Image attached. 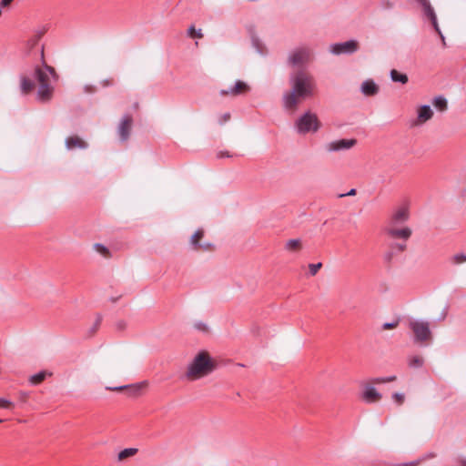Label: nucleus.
<instances>
[{
  "label": "nucleus",
  "mask_w": 466,
  "mask_h": 466,
  "mask_svg": "<svg viewBox=\"0 0 466 466\" xmlns=\"http://www.w3.org/2000/svg\"><path fill=\"white\" fill-rule=\"evenodd\" d=\"M250 90V86L244 81L238 80L236 82L235 86L230 87L228 90L222 89L220 91L221 96H237L240 95H245L248 93Z\"/></svg>",
  "instance_id": "15"
},
{
  "label": "nucleus",
  "mask_w": 466,
  "mask_h": 466,
  "mask_svg": "<svg viewBox=\"0 0 466 466\" xmlns=\"http://www.w3.org/2000/svg\"><path fill=\"white\" fill-rule=\"evenodd\" d=\"M451 262L454 265H460L466 262V254L458 253L452 256Z\"/></svg>",
  "instance_id": "29"
},
{
  "label": "nucleus",
  "mask_w": 466,
  "mask_h": 466,
  "mask_svg": "<svg viewBox=\"0 0 466 466\" xmlns=\"http://www.w3.org/2000/svg\"><path fill=\"white\" fill-rule=\"evenodd\" d=\"M385 232L393 239H402L407 241L412 234V229L410 227H386Z\"/></svg>",
  "instance_id": "13"
},
{
  "label": "nucleus",
  "mask_w": 466,
  "mask_h": 466,
  "mask_svg": "<svg viewBox=\"0 0 466 466\" xmlns=\"http://www.w3.org/2000/svg\"><path fill=\"white\" fill-rule=\"evenodd\" d=\"M47 375L50 376L51 373H47L46 371H41L34 376H31L30 381L35 385L40 384Z\"/></svg>",
  "instance_id": "28"
},
{
  "label": "nucleus",
  "mask_w": 466,
  "mask_h": 466,
  "mask_svg": "<svg viewBox=\"0 0 466 466\" xmlns=\"http://www.w3.org/2000/svg\"><path fill=\"white\" fill-rule=\"evenodd\" d=\"M285 248L291 252L299 251L302 248V242L299 239H289L285 244Z\"/></svg>",
  "instance_id": "22"
},
{
  "label": "nucleus",
  "mask_w": 466,
  "mask_h": 466,
  "mask_svg": "<svg viewBox=\"0 0 466 466\" xmlns=\"http://www.w3.org/2000/svg\"><path fill=\"white\" fill-rule=\"evenodd\" d=\"M378 384L376 378L362 380L360 383L359 398L369 405L379 403L382 399V394L375 387Z\"/></svg>",
  "instance_id": "4"
},
{
  "label": "nucleus",
  "mask_w": 466,
  "mask_h": 466,
  "mask_svg": "<svg viewBox=\"0 0 466 466\" xmlns=\"http://www.w3.org/2000/svg\"><path fill=\"white\" fill-rule=\"evenodd\" d=\"M137 451L138 450L137 448H126L118 453L117 459L118 461H124L128 457L134 456Z\"/></svg>",
  "instance_id": "26"
},
{
  "label": "nucleus",
  "mask_w": 466,
  "mask_h": 466,
  "mask_svg": "<svg viewBox=\"0 0 466 466\" xmlns=\"http://www.w3.org/2000/svg\"><path fill=\"white\" fill-rule=\"evenodd\" d=\"M4 421V420L0 419V422Z\"/></svg>",
  "instance_id": "49"
},
{
  "label": "nucleus",
  "mask_w": 466,
  "mask_h": 466,
  "mask_svg": "<svg viewBox=\"0 0 466 466\" xmlns=\"http://www.w3.org/2000/svg\"><path fill=\"white\" fill-rule=\"evenodd\" d=\"M84 90L87 94H93L97 91V87L92 85H86Z\"/></svg>",
  "instance_id": "37"
},
{
  "label": "nucleus",
  "mask_w": 466,
  "mask_h": 466,
  "mask_svg": "<svg viewBox=\"0 0 466 466\" xmlns=\"http://www.w3.org/2000/svg\"><path fill=\"white\" fill-rule=\"evenodd\" d=\"M416 464H417V461H411V462L403 463L402 465L403 466H412V465H416Z\"/></svg>",
  "instance_id": "48"
},
{
  "label": "nucleus",
  "mask_w": 466,
  "mask_h": 466,
  "mask_svg": "<svg viewBox=\"0 0 466 466\" xmlns=\"http://www.w3.org/2000/svg\"><path fill=\"white\" fill-rule=\"evenodd\" d=\"M215 368V363L207 351H200L193 359L186 372L189 380H196L209 374Z\"/></svg>",
  "instance_id": "3"
},
{
  "label": "nucleus",
  "mask_w": 466,
  "mask_h": 466,
  "mask_svg": "<svg viewBox=\"0 0 466 466\" xmlns=\"http://www.w3.org/2000/svg\"><path fill=\"white\" fill-rule=\"evenodd\" d=\"M188 35L192 38H202L203 37V34L201 32V30H196L194 26H190L189 29H188Z\"/></svg>",
  "instance_id": "31"
},
{
  "label": "nucleus",
  "mask_w": 466,
  "mask_h": 466,
  "mask_svg": "<svg viewBox=\"0 0 466 466\" xmlns=\"http://www.w3.org/2000/svg\"><path fill=\"white\" fill-rule=\"evenodd\" d=\"M205 230L198 228L189 238L191 249L197 252L213 251L215 247L212 243L204 240Z\"/></svg>",
  "instance_id": "8"
},
{
  "label": "nucleus",
  "mask_w": 466,
  "mask_h": 466,
  "mask_svg": "<svg viewBox=\"0 0 466 466\" xmlns=\"http://www.w3.org/2000/svg\"><path fill=\"white\" fill-rule=\"evenodd\" d=\"M313 51L309 46H299L293 49L289 56L288 63L291 66L303 67L313 60Z\"/></svg>",
  "instance_id": "5"
},
{
  "label": "nucleus",
  "mask_w": 466,
  "mask_h": 466,
  "mask_svg": "<svg viewBox=\"0 0 466 466\" xmlns=\"http://www.w3.org/2000/svg\"><path fill=\"white\" fill-rule=\"evenodd\" d=\"M114 78L113 77H107L106 79H103L101 82H100V86L104 88L106 87H108V86H111L114 85Z\"/></svg>",
  "instance_id": "35"
},
{
  "label": "nucleus",
  "mask_w": 466,
  "mask_h": 466,
  "mask_svg": "<svg viewBox=\"0 0 466 466\" xmlns=\"http://www.w3.org/2000/svg\"><path fill=\"white\" fill-rule=\"evenodd\" d=\"M397 248L400 251H404L405 248H406V246L405 245H401V244H398L397 245Z\"/></svg>",
  "instance_id": "47"
},
{
  "label": "nucleus",
  "mask_w": 466,
  "mask_h": 466,
  "mask_svg": "<svg viewBox=\"0 0 466 466\" xmlns=\"http://www.w3.org/2000/svg\"><path fill=\"white\" fill-rule=\"evenodd\" d=\"M35 88V83L28 77L23 76L21 78V91L24 95L31 93Z\"/></svg>",
  "instance_id": "21"
},
{
  "label": "nucleus",
  "mask_w": 466,
  "mask_h": 466,
  "mask_svg": "<svg viewBox=\"0 0 466 466\" xmlns=\"http://www.w3.org/2000/svg\"><path fill=\"white\" fill-rule=\"evenodd\" d=\"M296 127L299 133H315L320 127V122L318 116L310 111L306 112L296 121Z\"/></svg>",
  "instance_id": "6"
},
{
  "label": "nucleus",
  "mask_w": 466,
  "mask_h": 466,
  "mask_svg": "<svg viewBox=\"0 0 466 466\" xmlns=\"http://www.w3.org/2000/svg\"><path fill=\"white\" fill-rule=\"evenodd\" d=\"M13 0H2L1 3H0V5L2 7H6L8 6L11 3H12Z\"/></svg>",
  "instance_id": "44"
},
{
  "label": "nucleus",
  "mask_w": 466,
  "mask_h": 466,
  "mask_svg": "<svg viewBox=\"0 0 466 466\" xmlns=\"http://www.w3.org/2000/svg\"><path fill=\"white\" fill-rule=\"evenodd\" d=\"M198 329L206 331L208 329L207 325L204 323H198L195 325Z\"/></svg>",
  "instance_id": "43"
},
{
  "label": "nucleus",
  "mask_w": 466,
  "mask_h": 466,
  "mask_svg": "<svg viewBox=\"0 0 466 466\" xmlns=\"http://www.w3.org/2000/svg\"><path fill=\"white\" fill-rule=\"evenodd\" d=\"M434 113L431 107L428 105L420 106L417 108V117L412 123V127H420L427 121L431 120Z\"/></svg>",
  "instance_id": "14"
},
{
  "label": "nucleus",
  "mask_w": 466,
  "mask_h": 466,
  "mask_svg": "<svg viewBox=\"0 0 466 466\" xmlns=\"http://www.w3.org/2000/svg\"><path fill=\"white\" fill-rule=\"evenodd\" d=\"M66 147L68 150H73L76 148L85 149L88 147L86 141H85L82 137L78 136H70L65 140Z\"/></svg>",
  "instance_id": "16"
},
{
  "label": "nucleus",
  "mask_w": 466,
  "mask_h": 466,
  "mask_svg": "<svg viewBox=\"0 0 466 466\" xmlns=\"http://www.w3.org/2000/svg\"><path fill=\"white\" fill-rule=\"evenodd\" d=\"M146 387H147V383L141 382L138 384L128 385V386H120V387H115V388L107 387L106 389L110 390H114V391L123 392L124 394H126L128 397H137L144 391Z\"/></svg>",
  "instance_id": "12"
},
{
  "label": "nucleus",
  "mask_w": 466,
  "mask_h": 466,
  "mask_svg": "<svg viewBox=\"0 0 466 466\" xmlns=\"http://www.w3.org/2000/svg\"><path fill=\"white\" fill-rule=\"evenodd\" d=\"M432 103L433 106L441 112H444L448 108L447 100L442 96L435 97Z\"/></svg>",
  "instance_id": "27"
},
{
  "label": "nucleus",
  "mask_w": 466,
  "mask_h": 466,
  "mask_svg": "<svg viewBox=\"0 0 466 466\" xmlns=\"http://www.w3.org/2000/svg\"><path fill=\"white\" fill-rule=\"evenodd\" d=\"M410 218L409 208L407 207H399L392 213L387 227L398 228V227H407L405 223L408 221Z\"/></svg>",
  "instance_id": "9"
},
{
  "label": "nucleus",
  "mask_w": 466,
  "mask_h": 466,
  "mask_svg": "<svg viewBox=\"0 0 466 466\" xmlns=\"http://www.w3.org/2000/svg\"><path fill=\"white\" fill-rule=\"evenodd\" d=\"M424 364V359L422 356L414 355L409 358V366L413 369H418L422 367Z\"/></svg>",
  "instance_id": "24"
},
{
  "label": "nucleus",
  "mask_w": 466,
  "mask_h": 466,
  "mask_svg": "<svg viewBox=\"0 0 466 466\" xmlns=\"http://www.w3.org/2000/svg\"><path fill=\"white\" fill-rule=\"evenodd\" d=\"M93 248L96 252L100 254L102 257H104L106 258H111V252L106 246H104L100 243H96L93 245Z\"/></svg>",
  "instance_id": "25"
},
{
  "label": "nucleus",
  "mask_w": 466,
  "mask_h": 466,
  "mask_svg": "<svg viewBox=\"0 0 466 466\" xmlns=\"http://www.w3.org/2000/svg\"><path fill=\"white\" fill-rule=\"evenodd\" d=\"M361 92L367 96H372L378 94L379 86L373 80H366L361 85Z\"/></svg>",
  "instance_id": "20"
},
{
  "label": "nucleus",
  "mask_w": 466,
  "mask_h": 466,
  "mask_svg": "<svg viewBox=\"0 0 466 466\" xmlns=\"http://www.w3.org/2000/svg\"><path fill=\"white\" fill-rule=\"evenodd\" d=\"M423 12H424V15L431 20V25H433L436 32L439 34L443 46H445L446 45L445 37L443 36V35L440 29V26H439V24L437 21V16H436V14H435L434 9L432 8L431 5L430 6H427L426 9H423Z\"/></svg>",
  "instance_id": "18"
},
{
  "label": "nucleus",
  "mask_w": 466,
  "mask_h": 466,
  "mask_svg": "<svg viewBox=\"0 0 466 466\" xmlns=\"http://www.w3.org/2000/svg\"><path fill=\"white\" fill-rule=\"evenodd\" d=\"M357 193L356 189L352 188L350 189L347 194L340 195V197L344 196H355Z\"/></svg>",
  "instance_id": "45"
},
{
  "label": "nucleus",
  "mask_w": 466,
  "mask_h": 466,
  "mask_svg": "<svg viewBox=\"0 0 466 466\" xmlns=\"http://www.w3.org/2000/svg\"><path fill=\"white\" fill-rule=\"evenodd\" d=\"M398 324H399L398 321L391 322V323H384L382 329L384 330H386V329H393L397 328Z\"/></svg>",
  "instance_id": "38"
},
{
  "label": "nucleus",
  "mask_w": 466,
  "mask_h": 466,
  "mask_svg": "<svg viewBox=\"0 0 466 466\" xmlns=\"http://www.w3.org/2000/svg\"><path fill=\"white\" fill-rule=\"evenodd\" d=\"M229 119H230V114L225 113L219 116L218 121H219V124L223 125V124L227 123Z\"/></svg>",
  "instance_id": "39"
},
{
  "label": "nucleus",
  "mask_w": 466,
  "mask_h": 466,
  "mask_svg": "<svg viewBox=\"0 0 466 466\" xmlns=\"http://www.w3.org/2000/svg\"><path fill=\"white\" fill-rule=\"evenodd\" d=\"M392 399L396 405L400 406L404 403L405 395L403 393H394Z\"/></svg>",
  "instance_id": "30"
},
{
  "label": "nucleus",
  "mask_w": 466,
  "mask_h": 466,
  "mask_svg": "<svg viewBox=\"0 0 466 466\" xmlns=\"http://www.w3.org/2000/svg\"><path fill=\"white\" fill-rule=\"evenodd\" d=\"M410 329L413 332L416 343L426 345L432 339V334L428 322L418 320L411 321L410 323Z\"/></svg>",
  "instance_id": "7"
},
{
  "label": "nucleus",
  "mask_w": 466,
  "mask_h": 466,
  "mask_svg": "<svg viewBox=\"0 0 466 466\" xmlns=\"http://www.w3.org/2000/svg\"><path fill=\"white\" fill-rule=\"evenodd\" d=\"M321 267H322L321 263L309 264V269L310 274L312 276L316 275L317 272L321 268Z\"/></svg>",
  "instance_id": "34"
},
{
  "label": "nucleus",
  "mask_w": 466,
  "mask_h": 466,
  "mask_svg": "<svg viewBox=\"0 0 466 466\" xmlns=\"http://www.w3.org/2000/svg\"><path fill=\"white\" fill-rule=\"evenodd\" d=\"M357 144V140L354 138L350 139H339L327 143L325 145V150L329 153L345 151L352 148Z\"/></svg>",
  "instance_id": "10"
},
{
  "label": "nucleus",
  "mask_w": 466,
  "mask_h": 466,
  "mask_svg": "<svg viewBox=\"0 0 466 466\" xmlns=\"http://www.w3.org/2000/svg\"><path fill=\"white\" fill-rule=\"evenodd\" d=\"M289 86V90L283 95V105L291 113H294L304 100L315 96L318 92L315 77L302 68L290 75Z\"/></svg>",
  "instance_id": "1"
},
{
  "label": "nucleus",
  "mask_w": 466,
  "mask_h": 466,
  "mask_svg": "<svg viewBox=\"0 0 466 466\" xmlns=\"http://www.w3.org/2000/svg\"><path fill=\"white\" fill-rule=\"evenodd\" d=\"M391 80L394 82H400L401 84H406L408 82V76L406 74L400 73L396 69H392L390 71Z\"/></svg>",
  "instance_id": "23"
},
{
  "label": "nucleus",
  "mask_w": 466,
  "mask_h": 466,
  "mask_svg": "<svg viewBox=\"0 0 466 466\" xmlns=\"http://www.w3.org/2000/svg\"><path fill=\"white\" fill-rule=\"evenodd\" d=\"M376 380H377V382H379V384H384V383H389V382L394 381L396 380V377L395 376L377 377Z\"/></svg>",
  "instance_id": "33"
},
{
  "label": "nucleus",
  "mask_w": 466,
  "mask_h": 466,
  "mask_svg": "<svg viewBox=\"0 0 466 466\" xmlns=\"http://www.w3.org/2000/svg\"><path fill=\"white\" fill-rule=\"evenodd\" d=\"M230 157V155L228 152H219L218 157Z\"/></svg>",
  "instance_id": "46"
},
{
  "label": "nucleus",
  "mask_w": 466,
  "mask_h": 466,
  "mask_svg": "<svg viewBox=\"0 0 466 466\" xmlns=\"http://www.w3.org/2000/svg\"><path fill=\"white\" fill-rule=\"evenodd\" d=\"M35 76L37 82V98L42 102L49 101L54 93L53 82L57 79L55 69L46 66L44 68H36Z\"/></svg>",
  "instance_id": "2"
},
{
  "label": "nucleus",
  "mask_w": 466,
  "mask_h": 466,
  "mask_svg": "<svg viewBox=\"0 0 466 466\" xmlns=\"http://www.w3.org/2000/svg\"><path fill=\"white\" fill-rule=\"evenodd\" d=\"M457 462L460 466H466V457H463V456H460L458 459H457Z\"/></svg>",
  "instance_id": "42"
},
{
  "label": "nucleus",
  "mask_w": 466,
  "mask_h": 466,
  "mask_svg": "<svg viewBox=\"0 0 466 466\" xmlns=\"http://www.w3.org/2000/svg\"><path fill=\"white\" fill-rule=\"evenodd\" d=\"M422 7V9H426L427 6L431 5L429 0H416Z\"/></svg>",
  "instance_id": "40"
},
{
  "label": "nucleus",
  "mask_w": 466,
  "mask_h": 466,
  "mask_svg": "<svg viewBox=\"0 0 466 466\" xmlns=\"http://www.w3.org/2000/svg\"><path fill=\"white\" fill-rule=\"evenodd\" d=\"M360 47V44L356 40H350L344 43L331 45L329 50L334 55L352 54Z\"/></svg>",
  "instance_id": "11"
},
{
  "label": "nucleus",
  "mask_w": 466,
  "mask_h": 466,
  "mask_svg": "<svg viewBox=\"0 0 466 466\" xmlns=\"http://www.w3.org/2000/svg\"><path fill=\"white\" fill-rule=\"evenodd\" d=\"M423 12H424V15L431 20V25H433L436 32L439 34L443 46H445L446 45L445 37L443 36V35L440 29V26H439V24L437 21V16H436V14H435L434 9L432 8L431 5L430 6H427L426 9H423Z\"/></svg>",
  "instance_id": "19"
},
{
  "label": "nucleus",
  "mask_w": 466,
  "mask_h": 466,
  "mask_svg": "<svg viewBox=\"0 0 466 466\" xmlns=\"http://www.w3.org/2000/svg\"><path fill=\"white\" fill-rule=\"evenodd\" d=\"M14 405H15V403L10 401L9 400L5 399V398H0V408H6L8 406H14Z\"/></svg>",
  "instance_id": "36"
},
{
  "label": "nucleus",
  "mask_w": 466,
  "mask_h": 466,
  "mask_svg": "<svg viewBox=\"0 0 466 466\" xmlns=\"http://www.w3.org/2000/svg\"><path fill=\"white\" fill-rule=\"evenodd\" d=\"M133 119L130 116H125L122 120V122L119 125L118 127V133L120 136V138L123 141H126L130 135V131L132 128Z\"/></svg>",
  "instance_id": "17"
},
{
  "label": "nucleus",
  "mask_w": 466,
  "mask_h": 466,
  "mask_svg": "<svg viewBox=\"0 0 466 466\" xmlns=\"http://www.w3.org/2000/svg\"><path fill=\"white\" fill-rule=\"evenodd\" d=\"M422 7V9H426L427 6L431 5L429 0H416Z\"/></svg>",
  "instance_id": "41"
},
{
  "label": "nucleus",
  "mask_w": 466,
  "mask_h": 466,
  "mask_svg": "<svg viewBox=\"0 0 466 466\" xmlns=\"http://www.w3.org/2000/svg\"><path fill=\"white\" fill-rule=\"evenodd\" d=\"M380 6L383 10H390L395 6V3L392 0H382Z\"/></svg>",
  "instance_id": "32"
}]
</instances>
